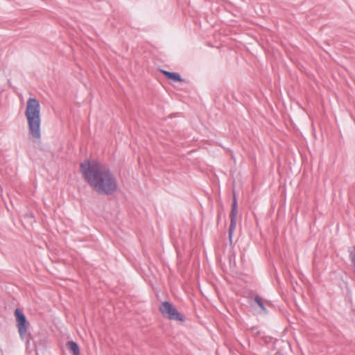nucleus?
<instances>
[{"label": "nucleus", "instance_id": "1", "mask_svg": "<svg viewBox=\"0 0 355 355\" xmlns=\"http://www.w3.org/2000/svg\"><path fill=\"white\" fill-rule=\"evenodd\" d=\"M80 167L84 180L98 194L111 196L117 191L116 177L105 164L94 160H85Z\"/></svg>", "mask_w": 355, "mask_h": 355}, {"label": "nucleus", "instance_id": "2", "mask_svg": "<svg viewBox=\"0 0 355 355\" xmlns=\"http://www.w3.org/2000/svg\"><path fill=\"white\" fill-rule=\"evenodd\" d=\"M25 116L27 119L30 135L36 139L41 137L40 105L38 100L30 98L26 103Z\"/></svg>", "mask_w": 355, "mask_h": 355}, {"label": "nucleus", "instance_id": "3", "mask_svg": "<svg viewBox=\"0 0 355 355\" xmlns=\"http://www.w3.org/2000/svg\"><path fill=\"white\" fill-rule=\"evenodd\" d=\"M159 311L165 318L171 320L184 321V318L181 313L171 303L167 301L161 303Z\"/></svg>", "mask_w": 355, "mask_h": 355}, {"label": "nucleus", "instance_id": "4", "mask_svg": "<svg viewBox=\"0 0 355 355\" xmlns=\"http://www.w3.org/2000/svg\"><path fill=\"white\" fill-rule=\"evenodd\" d=\"M15 315L16 317L17 327L19 335L23 338L26 335L28 330V322L26 316L19 309H15Z\"/></svg>", "mask_w": 355, "mask_h": 355}, {"label": "nucleus", "instance_id": "5", "mask_svg": "<svg viewBox=\"0 0 355 355\" xmlns=\"http://www.w3.org/2000/svg\"><path fill=\"white\" fill-rule=\"evenodd\" d=\"M237 214H238L237 202H236L235 196H234V200H233V203L232 205V209H231V212L230 214V225L229 230H228V236H229L230 241H232L233 232L236 229Z\"/></svg>", "mask_w": 355, "mask_h": 355}, {"label": "nucleus", "instance_id": "6", "mask_svg": "<svg viewBox=\"0 0 355 355\" xmlns=\"http://www.w3.org/2000/svg\"><path fill=\"white\" fill-rule=\"evenodd\" d=\"M161 72L168 80H172L176 82H183L184 80L181 78L180 75L178 73L170 72L165 70H161Z\"/></svg>", "mask_w": 355, "mask_h": 355}, {"label": "nucleus", "instance_id": "7", "mask_svg": "<svg viewBox=\"0 0 355 355\" xmlns=\"http://www.w3.org/2000/svg\"><path fill=\"white\" fill-rule=\"evenodd\" d=\"M66 347L69 352L73 355H80V349L78 345L73 341L70 340L66 343Z\"/></svg>", "mask_w": 355, "mask_h": 355}, {"label": "nucleus", "instance_id": "8", "mask_svg": "<svg viewBox=\"0 0 355 355\" xmlns=\"http://www.w3.org/2000/svg\"><path fill=\"white\" fill-rule=\"evenodd\" d=\"M349 257L355 272V245L349 249Z\"/></svg>", "mask_w": 355, "mask_h": 355}, {"label": "nucleus", "instance_id": "9", "mask_svg": "<svg viewBox=\"0 0 355 355\" xmlns=\"http://www.w3.org/2000/svg\"><path fill=\"white\" fill-rule=\"evenodd\" d=\"M254 301L264 313H268V311L264 305L263 300L259 295H256L254 297Z\"/></svg>", "mask_w": 355, "mask_h": 355}]
</instances>
